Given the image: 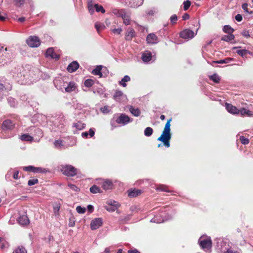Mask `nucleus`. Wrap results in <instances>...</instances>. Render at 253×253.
Here are the masks:
<instances>
[{
	"mask_svg": "<svg viewBox=\"0 0 253 253\" xmlns=\"http://www.w3.org/2000/svg\"><path fill=\"white\" fill-rule=\"evenodd\" d=\"M171 121L172 118H170L167 121L161 135L157 139L158 141L162 142L163 145L167 148L170 147V140L171 137L170 126Z\"/></svg>",
	"mask_w": 253,
	"mask_h": 253,
	"instance_id": "nucleus-1",
	"label": "nucleus"
},
{
	"mask_svg": "<svg viewBox=\"0 0 253 253\" xmlns=\"http://www.w3.org/2000/svg\"><path fill=\"white\" fill-rule=\"evenodd\" d=\"M60 169L62 173L68 177L75 176L79 171L78 169L71 165H62Z\"/></svg>",
	"mask_w": 253,
	"mask_h": 253,
	"instance_id": "nucleus-2",
	"label": "nucleus"
},
{
	"mask_svg": "<svg viewBox=\"0 0 253 253\" xmlns=\"http://www.w3.org/2000/svg\"><path fill=\"white\" fill-rule=\"evenodd\" d=\"M223 31L228 34V35L222 36V40L226 42H231L234 40L235 37L232 34L234 30L231 28L229 25H225L223 29Z\"/></svg>",
	"mask_w": 253,
	"mask_h": 253,
	"instance_id": "nucleus-3",
	"label": "nucleus"
},
{
	"mask_svg": "<svg viewBox=\"0 0 253 253\" xmlns=\"http://www.w3.org/2000/svg\"><path fill=\"white\" fill-rule=\"evenodd\" d=\"M26 42L31 47H37L41 44L40 39L37 36H30L26 40Z\"/></svg>",
	"mask_w": 253,
	"mask_h": 253,
	"instance_id": "nucleus-4",
	"label": "nucleus"
},
{
	"mask_svg": "<svg viewBox=\"0 0 253 253\" xmlns=\"http://www.w3.org/2000/svg\"><path fill=\"white\" fill-rule=\"evenodd\" d=\"M199 243L201 248L204 250H209L211 247L212 242L210 238L203 239L201 237L199 240Z\"/></svg>",
	"mask_w": 253,
	"mask_h": 253,
	"instance_id": "nucleus-5",
	"label": "nucleus"
},
{
	"mask_svg": "<svg viewBox=\"0 0 253 253\" xmlns=\"http://www.w3.org/2000/svg\"><path fill=\"white\" fill-rule=\"evenodd\" d=\"M63 88L65 89V91L68 93H70L74 90L77 88L76 84L74 82H70L69 83L64 82L62 84Z\"/></svg>",
	"mask_w": 253,
	"mask_h": 253,
	"instance_id": "nucleus-6",
	"label": "nucleus"
},
{
	"mask_svg": "<svg viewBox=\"0 0 253 253\" xmlns=\"http://www.w3.org/2000/svg\"><path fill=\"white\" fill-rule=\"evenodd\" d=\"M130 121V118L125 114H121L116 120L118 124L125 125Z\"/></svg>",
	"mask_w": 253,
	"mask_h": 253,
	"instance_id": "nucleus-7",
	"label": "nucleus"
},
{
	"mask_svg": "<svg viewBox=\"0 0 253 253\" xmlns=\"http://www.w3.org/2000/svg\"><path fill=\"white\" fill-rule=\"evenodd\" d=\"M180 38L184 39H192L194 37V33L189 29H185L179 34Z\"/></svg>",
	"mask_w": 253,
	"mask_h": 253,
	"instance_id": "nucleus-8",
	"label": "nucleus"
},
{
	"mask_svg": "<svg viewBox=\"0 0 253 253\" xmlns=\"http://www.w3.org/2000/svg\"><path fill=\"white\" fill-rule=\"evenodd\" d=\"M23 169L26 171H31L34 173H42L45 172V169H42L40 167H35L32 166L24 167Z\"/></svg>",
	"mask_w": 253,
	"mask_h": 253,
	"instance_id": "nucleus-9",
	"label": "nucleus"
},
{
	"mask_svg": "<svg viewBox=\"0 0 253 253\" xmlns=\"http://www.w3.org/2000/svg\"><path fill=\"white\" fill-rule=\"evenodd\" d=\"M15 124L10 120H6L4 121L2 124V128L3 130H11L14 128Z\"/></svg>",
	"mask_w": 253,
	"mask_h": 253,
	"instance_id": "nucleus-10",
	"label": "nucleus"
},
{
	"mask_svg": "<svg viewBox=\"0 0 253 253\" xmlns=\"http://www.w3.org/2000/svg\"><path fill=\"white\" fill-rule=\"evenodd\" d=\"M102 224V219L101 218H96L91 221L90 228L92 230H95L100 227Z\"/></svg>",
	"mask_w": 253,
	"mask_h": 253,
	"instance_id": "nucleus-11",
	"label": "nucleus"
},
{
	"mask_svg": "<svg viewBox=\"0 0 253 253\" xmlns=\"http://www.w3.org/2000/svg\"><path fill=\"white\" fill-rule=\"evenodd\" d=\"M142 193V190L137 189H130L127 191V196L130 198L136 197Z\"/></svg>",
	"mask_w": 253,
	"mask_h": 253,
	"instance_id": "nucleus-12",
	"label": "nucleus"
},
{
	"mask_svg": "<svg viewBox=\"0 0 253 253\" xmlns=\"http://www.w3.org/2000/svg\"><path fill=\"white\" fill-rule=\"evenodd\" d=\"M119 16H121L123 19V23L126 25H128L130 24V16L127 14L125 12L121 11L119 12Z\"/></svg>",
	"mask_w": 253,
	"mask_h": 253,
	"instance_id": "nucleus-13",
	"label": "nucleus"
},
{
	"mask_svg": "<svg viewBox=\"0 0 253 253\" xmlns=\"http://www.w3.org/2000/svg\"><path fill=\"white\" fill-rule=\"evenodd\" d=\"M146 41L149 43H156L158 42V38L155 34L151 33L147 36Z\"/></svg>",
	"mask_w": 253,
	"mask_h": 253,
	"instance_id": "nucleus-14",
	"label": "nucleus"
},
{
	"mask_svg": "<svg viewBox=\"0 0 253 253\" xmlns=\"http://www.w3.org/2000/svg\"><path fill=\"white\" fill-rule=\"evenodd\" d=\"M225 107L228 112L233 114H239V110L231 104L226 103Z\"/></svg>",
	"mask_w": 253,
	"mask_h": 253,
	"instance_id": "nucleus-15",
	"label": "nucleus"
},
{
	"mask_svg": "<svg viewBox=\"0 0 253 253\" xmlns=\"http://www.w3.org/2000/svg\"><path fill=\"white\" fill-rule=\"evenodd\" d=\"M79 67V64L77 61H73L67 67V71L70 73L76 71Z\"/></svg>",
	"mask_w": 253,
	"mask_h": 253,
	"instance_id": "nucleus-16",
	"label": "nucleus"
},
{
	"mask_svg": "<svg viewBox=\"0 0 253 253\" xmlns=\"http://www.w3.org/2000/svg\"><path fill=\"white\" fill-rule=\"evenodd\" d=\"M46 56L47 57H50L52 58H55L56 59H59L60 56L59 55L56 54L54 51L53 48H48L46 52Z\"/></svg>",
	"mask_w": 253,
	"mask_h": 253,
	"instance_id": "nucleus-17",
	"label": "nucleus"
},
{
	"mask_svg": "<svg viewBox=\"0 0 253 253\" xmlns=\"http://www.w3.org/2000/svg\"><path fill=\"white\" fill-rule=\"evenodd\" d=\"M113 186L112 182L109 179H106L103 181L101 185L102 188L105 190L111 189Z\"/></svg>",
	"mask_w": 253,
	"mask_h": 253,
	"instance_id": "nucleus-18",
	"label": "nucleus"
},
{
	"mask_svg": "<svg viewBox=\"0 0 253 253\" xmlns=\"http://www.w3.org/2000/svg\"><path fill=\"white\" fill-rule=\"evenodd\" d=\"M6 51L7 48H5L4 49L3 46H0V64L2 63L6 60L5 58L7 54L6 52ZM4 63H5L6 62H4Z\"/></svg>",
	"mask_w": 253,
	"mask_h": 253,
	"instance_id": "nucleus-19",
	"label": "nucleus"
},
{
	"mask_svg": "<svg viewBox=\"0 0 253 253\" xmlns=\"http://www.w3.org/2000/svg\"><path fill=\"white\" fill-rule=\"evenodd\" d=\"M18 221L22 225H26L29 223V220L26 215L20 216L18 219Z\"/></svg>",
	"mask_w": 253,
	"mask_h": 253,
	"instance_id": "nucleus-20",
	"label": "nucleus"
},
{
	"mask_svg": "<svg viewBox=\"0 0 253 253\" xmlns=\"http://www.w3.org/2000/svg\"><path fill=\"white\" fill-rule=\"evenodd\" d=\"M239 114H241L242 116H247L249 117L253 116V112L247 110L246 108H243L241 110H239Z\"/></svg>",
	"mask_w": 253,
	"mask_h": 253,
	"instance_id": "nucleus-21",
	"label": "nucleus"
},
{
	"mask_svg": "<svg viewBox=\"0 0 253 253\" xmlns=\"http://www.w3.org/2000/svg\"><path fill=\"white\" fill-rule=\"evenodd\" d=\"M129 111L135 117H138L140 115L141 111L138 108H135L134 107L130 106L129 107Z\"/></svg>",
	"mask_w": 253,
	"mask_h": 253,
	"instance_id": "nucleus-22",
	"label": "nucleus"
},
{
	"mask_svg": "<svg viewBox=\"0 0 253 253\" xmlns=\"http://www.w3.org/2000/svg\"><path fill=\"white\" fill-rule=\"evenodd\" d=\"M152 54L150 52L143 53L142 55V59L144 62H148L152 59Z\"/></svg>",
	"mask_w": 253,
	"mask_h": 253,
	"instance_id": "nucleus-23",
	"label": "nucleus"
},
{
	"mask_svg": "<svg viewBox=\"0 0 253 253\" xmlns=\"http://www.w3.org/2000/svg\"><path fill=\"white\" fill-rule=\"evenodd\" d=\"M134 33L133 29H130L129 31H127L125 36L126 40L131 41L134 36Z\"/></svg>",
	"mask_w": 253,
	"mask_h": 253,
	"instance_id": "nucleus-24",
	"label": "nucleus"
},
{
	"mask_svg": "<svg viewBox=\"0 0 253 253\" xmlns=\"http://www.w3.org/2000/svg\"><path fill=\"white\" fill-rule=\"evenodd\" d=\"M12 253H27V251L24 247L19 246L13 250Z\"/></svg>",
	"mask_w": 253,
	"mask_h": 253,
	"instance_id": "nucleus-25",
	"label": "nucleus"
},
{
	"mask_svg": "<svg viewBox=\"0 0 253 253\" xmlns=\"http://www.w3.org/2000/svg\"><path fill=\"white\" fill-rule=\"evenodd\" d=\"M209 78L210 80L212 81L215 83H219L220 81L219 76L216 74L209 76Z\"/></svg>",
	"mask_w": 253,
	"mask_h": 253,
	"instance_id": "nucleus-26",
	"label": "nucleus"
},
{
	"mask_svg": "<svg viewBox=\"0 0 253 253\" xmlns=\"http://www.w3.org/2000/svg\"><path fill=\"white\" fill-rule=\"evenodd\" d=\"M102 69V66H97L94 70H93L92 73L94 75H99L100 77L102 76V74L101 73Z\"/></svg>",
	"mask_w": 253,
	"mask_h": 253,
	"instance_id": "nucleus-27",
	"label": "nucleus"
},
{
	"mask_svg": "<svg viewBox=\"0 0 253 253\" xmlns=\"http://www.w3.org/2000/svg\"><path fill=\"white\" fill-rule=\"evenodd\" d=\"M20 139L22 141H32L33 137L29 134H24L20 136Z\"/></svg>",
	"mask_w": 253,
	"mask_h": 253,
	"instance_id": "nucleus-28",
	"label": "nucleus"
},
{
	"mask_svg": "<svg viewBox=\"0 0 253 253\" xmlns=\"http://www.w3.org/2000/svg\"><path fill=\"white\" fill-rule=\"evenodd\" d=\"M85 125L84 123H82L81 122H78L77 123H75L73 124V126L76 127L77 129L79 130H82L85 127Z\"/></svg>",
	"mask_w": 253,
	"mask_h": 253,
	"instance_id": "nucleus-29",
	"label": "nucleus"
},
{
	"mask_svg": "<svg viewBox=\"0 0 253 253\" xmlns=\"http://www.w3.org/2000/svg\"><path fill=\"white\" fill-rule=\"evenodd\" d=\"M90 191L93 194L102 192L101 189L96 185H93L90 188Z\"/></svg>",
	"mask_w": 253,
	"mask_h": 253,
	"instance_id": "nucleus-30",
	"label": "nucleus"
},
{
	"mask_svg": "<svg viewBox=\"0 0 253 253\" xmlns=\"http://www.w3.org/2000/svg\"><path fill=\"white\" fill-rule=\"evenodd\" d=\"M130 80V78L128 76L126 75L120 82V84L122 85L123 87H126V84L125 83L127 82Z\"/></svg>",
	"mask_w": 253,
	"mask_h": 253,
	"instance_id": "nucleus-31",
	"label": "nucleus"
},
{
	"mask_svg": "<svg viewBox=\"0 0 253 253\" xmlns=\"http://www.w3.org/2000/svg\"><path fill=\"white\" fill-rule=\"evenodd\" d=\"M157 190L161 191H165L167 192H170V191L168 190V187L166 185H159L157 188Z\"/></svg>",
	"mask_w": 253,
	"mask_h": 253,
	"instance_id": "nucleus-32",
	"label": "nucleus"
},
{
	"mask_svg": "<svg viewBox=\"0 0 253 253\" xmlns=\"http://www.w3.org/2000/svg\"><path fill=\"white\" fill-rule=\"evenodd\" d=\"M94 84V81L92 79H87L84 82V85L87 87L92 86Z\"/></svg>",
	"mask_w": 253,
	"mask_h": 253,
	"instance_id": "nucleus-33",
	"label": "nucleus"
},
{
	"mask_svg": "<svg viewBox=\"0 0 253 253\" xmlns=\"http://www.w3.org/2000/svg\"><path fill=\"white\" fill-rule=\"evenodd\" d=\"M153 132V130L152 128L150 127H146L144 130V134L146 136H151Z\"/></svg>",
	"mask_w": 253,
	"mask_h": 253,
	"instance_id": "nucleus-34",
	"label": "nucleus"
},
{
	"mask_svg": "<svg viewBox=\"0 0 253 253\" xmlns=\"http://www.w3.org/2000/svg\"><path fill=\"white\" fill-rule=\"evenodd\" d=\"M94 7L97 12H101L102 13H104L105 12V9L101 5H99L98 4H94Z\"/></svg>",
	"mask_w": 253,
	"mask_h": 253,
	"instance_id": "nucleus-35",
	"label": "nucleus"
},
{
	"mask_svg": "<svg viewBox=\"0 0 253 253\" xmlns=\"http://www.w3.org/2000/svg\"><path fill=\"white\" fill-rule=\"evenodd\" d=\"M122 95H123L122 91H121L120 90H117L115 91V92L114 94L113 98L114 99L118 100L119 99V98L122 96Z\"/></svg>",
	"mask_w": 253,
	"mask_h": 253,
	"instance_id": "nucleus-36",
	"label": "nucleus"
},
{
	"mask_svg": "<svg viewBox=\"0 0 253 253\" xmlns=\"http://www.w3.org/2000/svg\"><path fill=\"white\" fill-rule=\"evenodd\" d=\"M60 209V205L59 204H55L53 206V211L55 214L59 215V211Z\"/></svg>",
	"mask_w": 253,
	"mask_h": 253,
	"instance_id": "nucleus-37",
	"label": "nucleus"
},
{
	"mask_svg": "<svg viewBox=\"0 0 253 253\" xmlns=\"http://www.w3.org/2000/svg\"><path fill=\"white\" fill-rule=\"evenodd\" d=\"M240 140L241 143L244 145L248 144L249 143V140L244 136H241L240 137Z\"/></svg>",
	"mask_w": 253,
	"mask_h": 253,
	"instance_id": "nucleus-38",
	"label": "nucleus"
},
{
	"mask_svg": "<svg viewBox=\"0 0 253 253\" xmlns=\"http://www.w3.org/2000/svg\"><path fill=\"white\" fill-rule=\"evenodd\" d=\"M39 182V180L37 178H34L32 179H30L28 182V184L29 186H32L34 185L37 183H38Z\"/></svg>",
	"mask_w": 253,
	"mask_h": 253,
	"instance_id": "nucleus-39",
	"label": "nucleus"
},
{
	"mask_svg": "<svg viewBox=\"0 0 253 253\" xmlns=\"http://www.w3.org/2000/svg\"><path fill=\"white\" fill-rule=\"evenodd\" d=\"M191 5V2L190 1L187 0L183 2V9L184 10H187L190 7Z\"/></svg>",
	"mask_w": 253,
	"mask_h": 253,
	"instance_id": "nucleus-40",
	"label": "nucleus"
},
{
	"mask_svg": "<svg viewBox=\"0 0 253 253\" xmlns=\"http://www.w3.org/2000/svg\"><path fill=\"white\" fill-rule=\"evenodd\" d=\"M237 53H238L239 55H240L242 56H244L247 54V53H249L248 50L246 49H241V50H238L237 51Z\"/></svg>",
	"mask_w": 253,
	"mask_h": 253,
	"instance_id": "nucleus-41",
	"label": "nucleus"
},
{
	"mask_svg": "<svg viewBox=\"0 0 253 253\" xmlns=\"http://www.w3.org/2000/svg\"><path fill=\"white\" fill-rule=\"evenodd\" d=\"M76 211L79 213H84L86 211V209L85 208H82L81 206H78L76 208Z\"/></svg>",
	"mask_w": 253,
	"mask_h": 253,
	"instance_id": "nucleus-42",
	"label": "nucleus"
},
{
	"mask_svg": "<svg viewBox=\"0 0 253 253\" xmlns=\"http://www.w3.org/2000/svg\"><path fill=\"white\" fill-rule=\"evenodd\" d=\"M68 187H69L70 189H71L72 190H73L74 191L78 192V191H80V188L74 184H69Z\"/></svg>",
	"mask_w": 253,
	"mask_h": 253,
	"instance_id": "nucleus-43",
	"label": "nucleus"
},
{
	"mask_svg": "<svg viewBox=\"0 0 253 253\" xmlns=\"http://www.w3.org/2000/svg\"><path fill=\"white\" fill-rule=\"evenodd\" d=\"M170 22L172 24L176 23L177 20V17L175 14L172 15L170 18Z\"/></svg>",
	"mask_w": 253,
	"mask_h": 253,
	"instance_id": "nucleus-44",
	"label": "nucleus"
},
{
	"mask_svg": "<svg viewBox=\"0 0 253 253\" xmlns=\"http://www.w3.org/2000/svg\"><path fill=\"white\" fill-rule=\"evenodd\" d=\"M104 27V26L101 24L96 23L95 24V27L98 33H99L100 30H102Z\"/></svg>",
	"mask_w": 253,
	"mask_h": 253,
	"instance_id": "nucleus-45",
	"label": "nucleus"
},
{
	"mask_svg": "<svg viewBox=\"0 0 253 253\" xmlns=\"http://www.w3.org/2000/svg\"><path fill=\"white\" fill-rule=\"evenodd\" d=\"M54 145L56 147L58 148L62 146V141L61 140H55L54 142Z\"/></svg>",
	"mask_w": 253,
	"mask_h": 253,
	"instance_id": "nucleus-46",
	"label": "nucleus"
},
{
	"mask_svg": "<svg viewBox=\"0 0 253 253\" xmlns=\"http://www.w3.org/2000/svg\"><path fill=\"white\" fill-rule=\"evenodd\" d=\"M100 110L103 113H108L109 112V110L107 106L101 108Z\"/></svg>",
	"mask_w": 253,
	"mask_h": 253,
	"instance_id": "nucleus-47",
	"label": "nucleus"
},
{
	"mask_svg": "<svg viewBox=\"0 0 253 253\" xmlns=\"http://www.w3.org/2000/svg\"><path fill=\"white\" fill-rule=\"evenodd\" d=\"M112 31L115 34L119 35L122 32V29L121 28L114 29L112 30Z\"/></svg>",
	"mask_w": 253,
	"mask_h": 253,
	"instance_id": "nucleus-48",
	"label": "nucleus"
},
{
	"mask_svg": "<svg viewBox=\"0 0 253 253\" xmlns=\"http://www.w3.org/2000/svg\"><path fill=\"white\" fill-rule=\"evenodd\" d=\"M248 4L247 3H244L242 4V8L244 9V10L247 13H252V12H249L248 8Z\"/></svg>",
	"mask_w": 253,
	"mask_h": 253,
	"instance_id": "nucleus-49",
	"label": "nucleus"
},
{
	"mask_svg": "<svg viewBox=\"0 0 253 253\" xmlns=\"http://www.w3.org/2000/svg\"><path fill=\"white\" fill-rule=\"evenodd\" d=\"M13 177L15 179H18L19 178V171L15 170L13 174Z\"/></svg>",
	"mask_w": 253,
	"mask_h": 253,
	"instance_id": "nucleus-50",
	"label": "nucleus"
},
{
	"mask_svg": "<svg viewBox=\"0 0 253 253\" xmlns=\"http://www.w3.org/2000/svg\"><path fill=\"white\" fill-rule=\"evenodd\" d=\"M235 19L237 21L240 22L242 20V16L241 14H238L237 15H236L235 16Z\"/></svg>",
	"mask_w": 253,
	"mask_h": 253,
	"instance_id": "nucleus-51",
	"label": "nucleus"
},
{
	"mask_svg": "<svg viewBox=\"0 0 253 253\" xmlns=\"http://www.w3.org/2000/svg\"><path fill=\"white\" fill-rule=\"evenodd\" d=\"M182 18V20H188L189 19L190 16L188 14H187V13H185L183 14Z\"/></svg>",
	"mask_w": 253,
	"mask_h": 253,
	"instance_id": "nucleus-52",
	"label": "nucleus"
},
{
	"mask_svg": "<svg viewBox=\"0 0 253 253\" xmlns=\"http://www.w3.org/2000/svg\"><path fill=\"white\" fill-rule=\"evenodd\" d=\"M242 35L244 36V37H245L246 38H249L250 37V35H249V33L248 31H244L242 33Z\"/></svg>",
	"mask_w": 253,
	"mask_h": 253,
	"instance_id": "nucleus-53",
	"label": "nucleus"
},
{
	"mask_svg": "<svg viewBox=\"0 0 253 253\" xmlns=\"http://www.w3.org/2000/svg\"><path fill=\"white\" fill-rule=\"evenodd\" d=\"M24 0H14L15 4L17 6H20L22 4V2L24 1Z\"/></svg>",
	"mask_w": 253,
	"mask_h": 253,
	"instance_id": "nucleus-54",
	"label": "nucleus"
},
{
	"mask_svg": "<svg viewBox=\"0 0 253 253\" xmlns=\"http://www.w3.org/2000/svg\"><path fill=\"white\" fill-rule=\"evenodd\" d=\"M94 131L93 130L92 128H90L89 130V133L88 135H89L90 137H92L94 135Z\"/></svg>",
	"mask_w": 253,
	"mask_h": 253,
	"instance_id": "nucleus-55",
	"label": "nucleus"
},
{
	"mask_svg": "<svg viewBox=\"0 0 253 253\" xmlns=\"http://www.w3.org/2000/svg\"><path fill=\"white\" fill-rule=\"evenodd\" d=\"M127 253H140L136 249L133 250H129L128 251Z\"/></svg>",
	"mask_w": 253,
	"mask_h": 253,
	"instance_id": "nucleus-56",
	"label": "nucleus"
},
{
	"mask_svg": "<svg viewBox=\"0 0 253 253\" xmlns=\"http://www.w3.org/2000/svg\"><path fill=\"white\" fill-rule=\"evenodd\" d=\"M94 6H93L91 4L88 5V10L90 13H92L94 11Z\"/></svg>",
	"mask_w": 253,
	"mask_h": 253,
	"instance_id": "nucleus-57",
	"label": "nucleus"
},
{
	"mask_svg": "<svg viewBox=\"0 0 253 253\" xmlns=\"http://www.w3.org/2000/svg\"><path fill=\"white\" fill-rule=\"evenodd\" d=\"M87 209H88V211L90 212H92L93 210V207L92 205H88L87 206Z\"/></svg>",
	"mask_w": 253,
	"mask_h": 253,
	"instance_id": "nucleus-58",
	"label": "nucleus"
},
{
	"mask_svg": "<svg viewBox=\"0 0 253 253\" xmlns=\"http://www.w3.org/2000/svg\"><path fill=\"white\" fill-rule=\"evenodd\" d=\"M225 253H239L237 251H234L232 250L228 249Z\"/></svg>",
	"mask_w": 253,
	"mask_h": 253,
	"instance_id": "nucleus-59",
	"label": "nucleus"
},
{
	"mask_svg": "<svg viewBox=\"0 0 253 253\" xmlns=\"http://www.w3.org/2000/svg\"><path fill=\"white\" fill-rule=\"evenodd\" d=\"M231 60V58H227L224 60L222 59V64L228 63V62L229 61H230Z\"/></svg>",
	"mask_w": 253,
	"mask_h": 253,
	"instance_id": "nucleus-60",
	"label": "nucleus"
},
{
	"mask_svg": "<svg viewBox=\"0 0 253 253\" xmlns=\"http://www.w3.org/2000/svg\"><path fill=\"white\" fill-rule=\"evenodd\" d=\"M88 135V133L86 131L85 132H83L82 133V136L83 137H87Z\"/></svg>",
	"mask_w": 253,
	"mask_h": 253,
	"instance_id": "nucleus-61",
	"label": "nucleus"
},
{
	"mask_svg": "<svg viewBox=\"0 0 253 253\" xmlns=\"http://www.w3.org/2000/svg\"><path fill=\"white\" fill-rule=\"evenodd\" d=\"M106 209L108 211H115V208H114V207H110L109 209V208H106Z\"/></svg>",
	"mask_w": 253,
	"mask_h": 253,
	"instance_id": "nucleus-62",
	"label": "nucleus"
},
{
	"mask_svg": "<svg viewBox=\"0 0 253 253\" xmlns=\"http://www.w3.org/2000/svg\"><path fill=\"white\" fill-rule=\"evenodd\" d=\"M25 18L24 17H20L18 19V21L20 22H23L25 21Z\"/></svg>",
	"mask_w": 253,
	"mask_h": 253,
	"instance_id": "nucleus-63",
	"label": "nucleus"
},
{
	"mask_svg": "<svg viewBox=\"0 0 253 253\" xmlns=\"http://www.w3.org/2000/svg\"><path fill=\"white\" fill-rule=\"evenodd\" d=\"M110 253V249L109 248H106L105 249V251L104 252V253Z\"/></svg>",
	"mask_w": 253,
	"mask_h": 253,
	"instance_id": "nucleus-64",
	"label": "nucleus"
}]
</instances>
